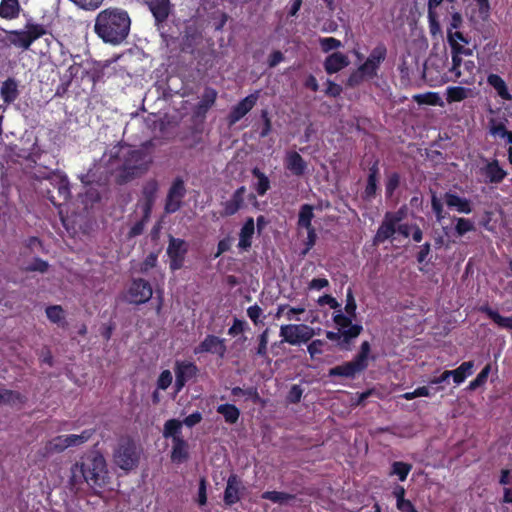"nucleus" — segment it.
Returning <instances> with one entry per match:
<instances>
[{"instance_id":"1","label":"nucleus","mask_w":512,"mask_h":512,"mask_svg":"<svg viewBox=\"0 0 512 512\" xmlns=\"http://www.w3.org/2000/svg\"><path fill=\"white\" fill-rule=\"evenodd\" d=\"M155 145L152 140L134 148L129 145H116L109 152V163L117 171L120 182H127L145 174L153 163L152 152Z\"/></svg>"},{"instance_id":"2","label":"nucleus","mask_w":512,"mask_h":512,"mask_svg":"<svg viewBox=\"0 0 512 512\" xmlns=\"http://www.w3.org/2000/svg\"><path fill=\"white\" fill-rule=\"evenodd\" d=\"M130 25L131 20L126 11L108 8L96 16L94 31L105 43L117 45L128 36Z\"/></svg>"},{"instance_id":"3","label":"nucleus","mask_w":512,"mask_h":512,"mask_svg":"<svg viewBox=\"0 0 512 512\" xmlns=\"http://www.w3.org/2000/svg\"><path fill=\"white\" fill-rule=\"evenodd\" d=\"M108 479L106 460L98 453L91 454L85 461L71 467L70 481L74 486L86 482L91 487H103Z\"/></svg>"},{"instance_id":"4","label":"nucleus","mask_w":512,"mask_h":512,"mask_svg":"<svg viewBox=\"0 0 512 512\" xmlns=\"http://www.w3.org/2000/svg\"><path fill=\"white\" fill-rule=\"evenodd\" d=\"M387 53V47L382 42L378 43L367 57L354 49V57L360 63V65L354 69V85L378 78L380 67L386 60Z\"/></svg>"},{"instance_id":"5","label":"nucleus","mask_w":512,"mask_h":512,"mask_svg":"<svg viewBox=\"0 0 512 512\" xmlns=\"http://www.w3.org/2000/svg\"><path fill=\"white\" fill-rule=\"evenodd\" d=\"M407 214L408 208L406 205H402L396 211L385 212L383 220L375 234L374 241L376 243H384L387 240L393 239L396 233H399L405 238L409 237L413 225L402 223L407 217Z\"/></svg>"},{"instance_id":"6","label":"nucleus","mask_w":512,"mask_h":512,"mask_svg":"<svg viewBox=\"0 0 512 512\" xmlns=\"http://www.w3.org/2000/svg\"><path fill=\"white\" fill-rule=\"evenodd\" d=\"M352 288H347V304L345 310L349 315H344L340 310L335 311L333 315V321L335 324L336 331H327L326 337L336 342V344L342 349H349L350 342L352 339Z\"/></svg>"},{"instance_id":"7","label":"nucleus","mask_w":512,"mask_h":512,"mask_svg":"<svg viewBox=\"0 0 512 512\" xmlns=\"http://www.w3.org/2000/svg\"><path fill=\"white\" fill-rule=\"evenodd\" d=\"M46 33L40 24L27 23L24 30L5 31V40L8 44L23 50H28L32 43Z\"/></svg>"},{"instance_id":"8","label":"nucleus","mask_w":512,"mask_h":512,"mask_svg":"<svg viewBox=\"0 0 512 512\" xmlns=\"http://www.w3.org/2000/svg\"><path fill=\"white\" fill-rule=\"evenodd\" d=\"M139 451L136 444L130 439H122L114 451V463L124 471H130L137 467Z\"/></svg>"},{"instance_id":"9","label":"nucleus","mask_w":512,"mask_h":512,"mask_svg":"<svg viewBox=\"0 0 512 512\" xmlns=\"http://www.w3.org/2000/svg\"><path fill=\"white\" fill-rule=\"evenodd\" d=\"M93 430H85L81 434H66L57 436L45 445V455L61 453L67 448L78 447L86 443L93 435Z\"/></svg>"},{"instance_id":"10","label":"nucleus","mask_w":512,"mask_h":512,"mask_svg":"<svg viewBox=\"0 0 512 512\" xmlns=\"http://www.w3.org/2000/svg\"><path fill=\"white\" fill-rule=\"evenodd\" d=\"M280 337L290 345H300L308 342L315 335L314 329L306 324L281 325Z\"/></svg>"},{"instance_id":"11","label":"nucleus","mask_w":512,"mask_h":512,"mask_svg":"<svg viewBox=\"0 0 512 512\" xmlns=\"http://www.w3.org/2000/svg\"><path fill=\"white\" fill-rule=\"evenodd\" d=\"M151 297L152 288L150 284L143 279L134 280L126 294L127 301L133 304H143Z\"/></svg>"},{"instance_id":"12","label":"nucleus","mask_w":512,"mask_h":512,"mask_svg":"<svg viewBox=\"0 0 512 512\" xmlns=\"http://www.w3.org/2000/svg\"><path fill=\"white\" fill-rule=\"evenodd\" d=\"M314 218L313 207L305 204L301 207L298 218V228L307 231V250L312 248L316 242V232L312 226V219Z\"/></svg>"},{"instance_id":"13","label":"nucleus","mask_w":512,"mask_h":512,"mask_svg":"<svg viewBox=\"0 0 512 512\" xmlns=\"http://www.w3.org/2000/svg\"><path fill=\"white\" fill-rule=\"evenodd\" d=\"M186 189L183 180L176 179L167 194L165 211L166 213H174L180 209L182 200L185 196Z\"/></svg>"},{"instance_id":"14","label":"nucleus","mask_w":512,"mask_h":512,"mask_svg":"<svg viewBox=\"0 0 512 512\" xmlns=\"http://www.w3.org/2000/svg\"><path fill=\"white\" fill-rule=\"evenodd\" d=\"M227 348L225 340L214 335H208L205 339L194 349L195 354L211 353L220 358L226 354Z\"/></svg>"},{"instance_id":"15","label":"nucleus","mask_w":512,"mask_h":512,"mask_svg":"<svg viewBox=\"0 0 512 512\" xmlns=\"http://www.w3.org/2000/svg\"><path fill=\"white\" fill-rule=\"evenodd\" d=\"M167 253L170 257V268L177 270L182 266L183 258L186 253V244L184 241L172 238L170 240Z\"/></svg>"},{"instance_id":"16","label":"nucleus","mask_w":512,"mask_h":512,"mask_svg":"<svg viewBox=\"0 0 512 512\" xmlns=\"http://www.w3.org/2000/svg\"><path fill=\"white\" fill-rule=\"evenodd\" d=\"M378 180H379V163H378V160H376L369 167L366 186H365V189L362 194V197L365 201H372L373 199H375L377 190H378Z\"/></svg>"},{"instance_id":"17","label":"nucleus","mask_w":512,"mask_h":512,"mask_svg":"<svg viewBox=\"0 0 512 512\" xmlns=\"http://www.w3.org/2000/svg\"><path fill=\"white\" fill-rule=\"evenodd\" d=\"M285 167L292 175L302 176L308 165L302 156L296 151H287L284 158Z\"/></svg>"},{"instance_id":"18","label":"nucleus","mask_w":512,"mask_h":512,"mask_svg":"<svg viewBox=\"0 0 512 512\" xmlns=\"http://www.w3.org/2000/svg\"><path fill=\"white\" fill-rule=\"evenodd\" d=\"M258 100V92L248 95L240 101L231 111L229 116L230 124H235L243 118L256 104Z\"/></svg>"},{"instance_id":"19","label":"nucleus","mask_w":512,"mask_h":512,"mask_svg":"<svg viewBox=\"0 0 512 512\" xmlns=\"http://www.w3.org/2000/svg\"><path fill=\"white\" fill-rule=\"evenodd\" d=\"M197 373V367L188 362H177L175 367V387L176 391L179 392L186 384V382L195 376Z\"/></svg>"},{"instance_id":"20","label":"nucleus","mask_w":512,"mask_h":512,"mask_svg":"<svg viewBox=\"0 0 512 512\" xmlns=\"http://www.w3.org/2000/svg\"><path fill=\"white\" fill-rule=\"evenodd\" d=\"M480 171L481 174L485 176L487 183L498 184L502 182L507 175L506 171L499 165L497 159L488 162Z\"/></svg>"},{"instance_id":"21","label":"nucleus","mask_w":512,"mask_h":512,"mask_svg":"<svg viewBox=\"0 0 512 512\" xmlns=\"http://www.w3.org/2000/svg\"><path fill=\"white\" fill-rule=\"evenodd\" d=\"M443 199L449 208H454L459 213L470 214L472 212V203L465 197L453 192H446Z\"/></svg>"},{"instance_id":"22","label":"nucleus","mask_w":512,"mask_h":512,"mask_svg":"<svg viewBox=\"0 0 512 512\" xmlns=\"http://www.w3.org/2000/svg\"><path fill=\"white\" fill-rule=\"evenodd\" d=\"M246 193V188L241 186L238 188L231 198L224 202L223 205V216H231L239 211V209L243 206L244 203V195Z\"/></svg>"},{"instance_id":"23","label":"nucleus","mask_w":512,"mask_h":512,"mask_svg":"<svg viewBox=\"0 0 512 512\" xmlns=\"http://www.w3.org/2000/svg\"><path fill=\"white\" fill-rule=\"evenodd\" d=\"M242 483L236 475H231L228 478L227 486L224 492V501L228 505L235 504L240 499V492Z\"/></svg>"},{"instance_id":"24","label":"nucleus","mask_w":512,"mask_h":512,"mask_svg":"<svg viewBox=\"0 0 512 512\" xmlns=\"http://www.w3.org/2000/svg\"><path fill=\"white\" fill-rule=\"evenodd\" d=\"M479 311L491 319L499 328L512 330V316H502L498 311L492 309L489 305H482Z\"/></svg>"},{"instance_id":"25","label":"nucleus","mask_w":512,"mask_h":512,"mask_svg":"<svg viewBox=\"0 0 512 512\" xmlns=\"http://www.w3.org/2000/svg\"><path fill=\"white\" fill-rule=\"evenodd\" d=\"M487 83L496 91L497 95L502 100H512V94L509 92L508 86L501 76L491 73L487 76Z\"/></svg>"},{"instance_id":"26","label":"nucleus","mask_w":512,"mask_h":512,"mask_svg":"<svg viewBox=\"0 0 512 512\" xmlns=\"http://www.w3.org/2000/svg\"><path fill=\"white\" fill-rule=\"evenodd\" d=\"M350 63L349 58L340 53L334 52L325 60V69L328 73H336Z\"/></svg>"},{"instance_id":"27","label":"nucleus","mask_w":512,"mask_h":512,"mask_svg":"<svg viewBox=\"0 0 512 512\" xmlns=\"http://www.w3.org/2000/svg\"><path fill=\"white\" fill-rule=\"evenodd\" d=\"M49 180L57 189L59 198L64 201L68 200L70 197V189L67 177L61 173H54Z\"/></svg>"},{"instance_id":"28","label":"nucleus","mask_w":512,"mask_h":512,"mask_svg":"<svg viewBox=\"0 0 512 512\" xmlns=\"http://www.w3.org/2000/svg\"><path fill=\"white\" fill-rule=\"evenodd\" d=\"M0 94L5 103L10 104L14 102L19 94L16 80L12 78L5 80L1 85Z\"/></svg>"},{"instance_id":"29","label":"nucleus","mask_w":512,"mask_h":512,"mask_svg":"<svg viewBox=\"0 0 512 512\" xmlns=\"http://www.w3.org/2000/svg\"><path fill=\"white\" fill-rule=\"evenodd\" d=\"M473 367V361L463 362L458 368L454 370H449L450 377L453 378L455 384L459 385L473 373Z\"/></svg>"},{"instance_id":"30","label":"nucleus","mask_w":512,"mask_h":512,"mask_svg":"<svg viewBox=\"0 0 512 512\" xmlns=\"http://www.w3.org/2000/svg\"><path fill=\"white\" fill-rule=\"evenodd\" d=\"M255 230V224L253 218H248L243 225L239 234V247L247 249L251 246V239Z\"/></svg>"},{"instance_id":"31","label":"nucleus","mask_w":512,"mask_h":512,"mask_svg":"<svg viewBox=\"0 0 512 512\" xmlns=\"http://www.w3.org/2000/svg\"><path fill=\"white\" fill-rule=\"evenodd\" d=\"M181 430L182 422L177 419H170L164 424L163 437L171 438L172 441H176V439H184Z\"/></svg>"},{"instance_id":"32","label":"nucleus","mask_w":512,"mask_h":512,"mask_svg":"<svg viewBox=\"0 0 512 512\" xmlns=\"http://www.w3.org/2000/svg\"><path fill=\"white\" fill-rule=\"evenodd\" d=\"M188 458V444L184 439L172 441L171 459L174 462L181 463Z\"/></svg>"},{"instance_id":"33","label":"nucleus","mask_w":512,"mask_h":512,"mask_svg":"<svg viewBox=\"0 0 512 512\" xmlns=\"http://www.w3.org/2000/svg\"><path fill=\"white\" fill-rule=\"evenodd\" d=\"M20 11L18 0H2L0 3V17L6 19L16 18Z\"/></svg>"},{"instance_id":"34","label":"nucleus","mask_w":512,"mask_h":512,"mask_svg":"<svg viewBox=\"0 0 512 512\" xmlns=\"http://www.w3.org/2000/svg\"><path fill=\"white\" fill-rule=\"evenodd\" d=\"M370 353V344L368 341H364L361 344L360 351L356 357H354V373L364 370L368 366V356Z\"/></svg>"},{"instance_id":"35","label":"nucleus","mask_w":512,"mask_h":512,"mask_svg":"<svg viewBox=\"0 0 512 512\" xmlns=\"http://www.w3.org/2000/svg\"><path fill=\"white\" fill-rule=\"evenodd\" d=\"M149 7L158 21L164 20L169 14V0H149Z\"/></svg>"},{"instance_id":"36","label":"nucleus","mask_w":512,"mask_h":512,"mask_svg":"<svg viewBox=\"0 0 512 512\" xmlns=\"http://www.w3.org/2000/svg\"><path fill=\"white\" fill-rule=\"evenodd\" d=\"M217 412L221 414L227 423L234 424L238 421L240 411L232 404H222L217 407Z\"/></svg>"},{"instance_id":"37","label":"nucleus","mask_w":512,"mask_h":512,"mask_svg":"<svg viewBox=\"0 0 512 512\" xmlns=\"http://www.w3.org/2000/svg\"><path fill=\"white\" fill-rule=\"evenodd\" d=\"M469 89L462 86H451L446 90L448 103L461 102L468 97Z\"/></svg>"},{"instance_id":"38","label":"nucleus","mask_w":512,"mask_h":512,"mask_svg":"<svg viewBox=\"0 0 512 512\" xmlns=\"http://www.w3.org/2000/svg\"><path fill=\"white\" fill-rule=\"evenodd\" d=\"M412 470V464L403 461H395L391 465L390 476H397L398 479L403 482L407 479L410 471Z\"/></svg>"},{"instance_id":"39","label":"nucleus","mask_w":512,"mask_h":512,"mask_svg":"<svg viewBox=\"0 0 512 512\" xmlns=\"http://www.w3.org/2000/svg\"><path fill=\"white\" fill-rule=\"evenodd\" d=\"M401 177L398 172H391L386 175L385 179V197L390 199L393 197L395 190L400 186Z\"/></svg>"},{"instance_id":"40","label":"nucleus","mask_w":512,"mask_h":512,"mask_svg":"<svg viewBox=\"0 0 512 512\" xmlns=\"http://www.w3.org/2000/svg\"><path fill=\"white\" fill-rule=\"evenodd\" d=\"M262 498L268 499L280 505H286L289 504L292 500H294L295 497L285 492L266 491L262 494Z\"/></svg>"},{"instance_id":"41","label":"nucleus","mask_w":512,"mask_h":512,"mask_svg":"<svg viewBox=\"0 0 512 512\" xmlns=\"http://www.w3.org/2000/svg\"><path fill=\"white\" fill-rule=\"evenodd\" d=\"M448 44L451 48V54L459 55V56H472L475 47L470 48L466 47L465 44H461L459 42L454 41L451 36V32H448V38H447Z\"/></svg>"},{"instance_id":"42","label":"nucleus","mask_w":512,"mask_h":512,"mask_svg":"<svg viewBox=\"0 0 512 512\" xmlns=\"http://www.w3.org/2000/svg\"><path fill=\"white\" fill-rule=\"evenodd\" d=\"M46 315L48 319L58 325L65 324V313L61 306L54 305L46 309Z\"/></svg>"},{"instance_id":"43","label":"nucleus","mask_w":512,"mask_h":512,"mask_svg":"<svg viewBox=\"0 0 512 512\" xmlns=\"http://www.w3.org/2000/svg\"><path fill=\"white\" fill-rule=\"evenodd\" d=\"M23 401L24 399L19 393L8 389H0V405L17 404Z\"/></svg>"},{"instance_id":"44","label":"nucleus","mask_w":512,"mask_h":512,"mask_svg":"<svg viewBox=\"0 0 512 512\" xmlns=\"http://www.w3.org/2000/svg\"><path fill=\"white\" fill-rule=\"evenodd\" d=\"M252 174L258 179L256 190L259 195H264L270 187L268 177L258 168L253 169Z\"/></svg>"},{"instance_id":"45","label":"nucleus","mask_w":512,"mask_h":512,"mask_svg":"<svg viewBox=\"0 0 512 512\" xmlns=\"http://www.w3.org/2000/svg\"><path fill=\"white\" fill-rule=\"evenodd\" d=\"M490 373V365H486L476 376V378L472 381H470L469 385L467 386V390L474 391L477 388L483 386L487 379L488 375Z\"/></svg>"},{"instance_id":"46","label":"nucleus","mask_w":512,"mask_h":512,"mask_svg":"<svg viewBox=\"0 0 512 512\" xmlns=\"http://www.w3.org/2000/svg\"><path fill=\"white\" fill-rule=\"evenodd\" d=\"M217 93L213 89H207L198 104L200 112H206L215 102Z\"/></svg>"},{"instance_id":"47","label":"nucleus","mask_w":512,"mask_h":512,"mask_svg":"<svg viewBox=\"0 0 512 512\" xmlns=\"http://www.w3.org/2000/svg\"><path fill=\"white\" fill-rule=\"evenodd\" d=\"M474 223L467 218H456L455 232L457 236H463L470 231H474Z\"/></svg>"},{"instance_id":"48","label":"nucleus","mask_w":512,"mask_h":512,"mask_svg":"<svg viewBox=\"0 0 512 512\" xmlns=\"http://www.w3.org/2000/svg\"><path fill=\"white\" fill-rule=\"evenodd\" d=\"M157 190H158V183L155 180H150L149 182H147V184L144 187L143 192H144V194H145V196L147 198V204H146V207H145L146 214L150 210L151 203H152V201L154 199V196H155Z\"/></svg>"},{"instance_id":"49","label":"nucleus","mask_w":512,"mask_h":512,"mask_svg":"<svg viewBox=\"0 0 512 512\" xmlns=\"http://www.w3.org/2000/svg\"><path fill=\"white\" fill-rule=\"evenodd\" d=\"M415 101L419 104H427V105H438L440 101V97L435 92H427L425 94H419L414 97Z\"/></svg>"},{"instance_id":"50","label":"nucleus","mask_w":512,"mask_h":512,"mask_svg":"<svg viewBox=\"0 0 512 512\" xmlns=\"http://www.w3.org/2000/svg\"><path fill=\"white\" fill-rule=\"evenodd\" d=\"M431 208L433 213L435 214L436 220L438 222H441L445 218L444 208L441 200L437 197L435 193H432Z\"/></svg>"},{"instance_id":"51","label":"nucleus","mask_w":512,"mask_h":512,"mask_svg":"<svg viewBox=\"0 0 512 512\" xmlns=\"http://www.w3.org/2000/svg\"><path fill=\"white\" fill-rule=\"evenodd\" d=\"M305 313L304 307H290L287 306L286 319L288 321H303L301 315Z\"/></svg>"},{"instance_id":"52","label":"nucleus","mask_w":512,"mask_h":512,"mask_svg":"<svg viewBox=\"0 0 512 512\" xmlns=\"http://www.w3.org/2000/svg\"><path fill=\"white\" fill-rule=\"evenodd\" d=\"M172 373L169 370H164L158 377L157 387L161 390H166L172 383Z\"/></svg>"},{"instance_id":"53","label":"nucleus","mask_w":512,"mask_h":512,"mask_svg":"<svg viewBox=\"0 0 512 512\" xmlns=\"http://www.w3.org/2000/svg\"><path fill=\"white\" fill-rule=\"evenodd\" d=\"M268 335H269V330L265 329L263 331V333L258 338L259 345H258L256 353H257V355H259L261 357H265L267 355Z\"/></svg>"},{"instance_id":"54","label":"nucleus","mask_w":512,"mask_h":512,"mask_svg":"<svg viewBox=\"0 0 512 512\" xmlns=\"http://www.w3.org/2000/svg\"><path fill=\"white\" fill-rule=\"evenodd\" d=\"M330 376H350L352 375V363L336 366L329 371Z\"/></svg>"},{"instance_id":"55","label":"nucleus","mask_w":512,"mask_h":512,"mask_svg":"<svg viewBox=\"0 0 512 512\" xmlns=\"http://www.w3.org/2000/svg\"><path fill=\"white\" fill-rule=\"evenodd\" d=\"M78 7L85 10H95L97 9L104 0H70Z\"/></svg>"},{"instance_id":"56","label":"nucleus","mask_w":512,"mask_h":512,"mask_svg":"<svg viewBox=\"0 0 512 512\" xmlns=\"http://www.w3.org/2000/svg\"><path fill=\"white\" fill-rule=\"evenodd\" d=\"M320 45L323 51L329 52L339 48L341 46V42L333 37H326L320 39Z\"/></svg>"},{"instance_id":"57","label":"nucleus","mask_w":512,"mask_h":512,"mask_svg":"<svg viewBox=\"0 0 512 512\" xmlns=\"http://www.w3.org/2000/svg\"><path fill=\"white\" fill-rule=\"evenodd\" d=\"M450 378V374H449V370H445L440 376L438 377H433L432 379L429 380V385H436V387L434 388V392H439L441 390L444 389L443 386H440L441 383L443 382H447Z\"/></svg>"},{"instance_id":"58","label":"nucleus","mask_w":512,"mask_h":512,"mask_svg":"<svg viewBox=\"0 0 512 512\" xmlns=\"http://www.w3.org/2000/svg\"><path fill=\"white\" fill-rule=\"evenodd\" d=\"M324 345H325V342L323 340L317 339V340L312 341L307 347V350H308L311 358H315L317 355L322 354Z\"/></svg>"},{"instance_id":"59","label":"nucleus","mask_w":512,"mask_h":512,"mask_svg":"<svg viewBox=\"0 0 512 512\" xmlns=\"http://www.w3.org/2000/svg\"><path fill=\"white\" fill-rule=\"evenodd\" d=\"M452 56V66L450 68V72L454 74L455 80L459 79L461 76L460 67L463 64L462 56L451 54Z\"/></svg>"},{"instance_id":"60","label":"nucleus","mask_w":512,"mask_h":512,"mask_svg":"<svg viewBox=\"0 0 512 512\" xmlns=\"http://www.w3.org/2000/svg\"><path fill=\"white\" fill-rule=\"evenodd\" d=\"M262 309L258 305L250 306L247 309V315L248 317L254 322V324H258L261 322L260 318L262 316Z\"/></svg>"},{"instance_id":"61","label":"nucleus","mask_w":512,"mask_h":512,"mask_svg":"<svg viewBox=\"0 0 512 512\" xmlns=\"http://www.w3.org/2000/svg\"><path fill=\"white\" fill-rule=\"evenodd\" d=\"M462 23H463L462 15L459 12H454L451 15L450 23L447 28V33L449 32V30H450V32H454L453 31L454 29H459L461 27Z\"/></svg>"},{"instance_id":"62","label":"nucleus","mask_w":512,"mask_h":512,"mask_svg":"<svg viewBox=\"0 0 512 512\" xmlns=\"http://www.w3.org/2000/svg\"><path fill=\"white\" fill-rule=\"evenodd\" d=\"M47 269H48V263L41 259H35L27 267V270H29V271H38L41 273L46 272Z\"/></svg>"},{"instance_id":"63","label":"nucleus","mask_w":512,"mask_h":512,"mask_svg":"<svg viewBox=\"0 0 512 512\" xmlns=\"http://www.w3.org/2000/svg\"><path fill=\"white\" fill-rule=\"evenodd\" d=\"M245 326L246 322L239 319H234L233 325L228 330V334L231 336H236L245 330Z\"/></svg>"},{"instance_id":"64","label":"nucleus","mask_w":512,"mask_h":512,"mask_svg":"<svg viewBox=\"0 0 512 512\" xmlns=\"http://www.w3.org/2000/svg\"><path fill=\"white\" fill-rule=\"evenodd\" d=\"M396 507L401 512H418L414 504L408 499H401L396 503Z\"/></svg>"}]
</instances>
